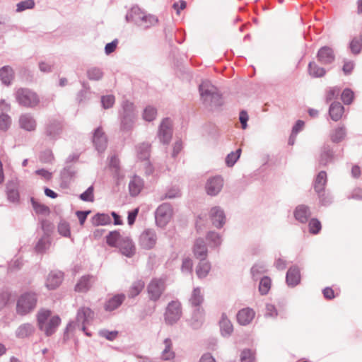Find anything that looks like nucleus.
Here are the masks:
<instances>
[{"mask_svg": "<svg viewBox=\"0 0 362 362\" xmlns=\"http://www.w3.org/2000/svg\"><path fill=\"white\" fill-rule=\"evenodd\" d=\"M199 91L202 103L209 110H216L223 105L221 95L209 81H202L199 86Z\"/></svg>", "mask_w": 362, "mask_h": 362, "instance_id": "f257e3e1", "label": "nucleus"}, {"mask_svg": "<svg viewBox=\"0 0 362 362\" xmlns=\"http://www.w3.org/2000/svg\"><path fill=\"white\" fill-rule=\"evenodd\" d=\"M51 311L47 309H40L37 314V326L47 337L52 335L61 323L58 315L51 317Z\"/></svg>", "mask_w": 362, "mask_h": 362, "instance_id": "f03ea898", "label": "nucleus"}, {"mask_svg": "<svg viewBox=\"0 0 362 362\" xmlns=\"http://www.w3.org/2000/svg\"><path fill=\"white\" fill-rule=\"evenodd\" d=\"M126 20L146 29L156 25L158 22L156 16L147 14L138 6H133L131 8L126 15Z\"/></svg>", "mask_w": 362, "mask_h": 362, "instance_id": "7ed1b4c3", "label": "nucleus"}, {"mask_svg": "<svg viewBox=\"0 0 362 362\" xmlns=\"http://www.w3.org/2000/svg\"><path fill=\"white\" fill-rule=\"evenodd\" d=\"M119 115L120 117L121 130L124 132L131 131L137 117L134 105L128 100L123 101Z\"/></svg>", "mask_w": 362, "mask_h": 362, "instance_id": "20e7f679", "label": "nucleus"}, {"mask_svg": "<svg viewBox=\"0 0 362 362\" xmlns=\"http://www.w3.org/2000/svg\"><path fill=\"white\" fill-rule=\"evenodd\" d=\"M94 317L95 313L90 308L85 306L81 307L77 311L76 321L70 322L67 325L65 333L72 327L78 326L87 336H91V334L86 331V325L90 324L93 320Z\"/></svg>", "mask_w": 362, "mask_h": 362, "instance_id": "39448f33", "label": "nucleus"}, {"mask_svg": "<svg viewBox=\"0 0 362 362\" xmlns=\"http://www.w3.org/2000/svg\"><path fill=\"white\" fill-rule=\"evenodd\" d=\"M37 301L35 293L27 292L22 294L16 303V313L21 316L26 315L35 308Z\"/></svg>", "mask_w": 362, "mask_h": 362, "instance_id": "423d86ee", "label": "nucleus"}, {"mask_svg": "<svg viewBox=\"0 0 362 362\" xmlns=\"http://www.w3.org/2000/svg\"><path fill=\"white\" fill-rule=\"evenodd\" d=\"M15 98L18 104L25 107L33 108L40 103L37 94L26 88H18L15 93Z\"/></svg>", "mask_w": 362, "mask_h": 362, "instance_id": "0eeeda50", "label": "nucleus"}, {"mask_svg": "<svg viewBox=\"0 0 362 362\" xmlns=\"http://www.w3.org/2000/svg\"><path fill=\"white\" fill-rule=\"evenodd\" d=\"M182 315L181 303L178 300H172L165 308L164 321L166 325H173L179 321Z\"/></svg>", "mask_w": 362, "mask_h": 362, "instance_id": "6e6552de", "label": "nucleus"}, {"mask_svg": "<svg viewBox=\"0 0 362 362\" xmlns=\"http://www.w3.org/2000/svg\"><path fill=\"white\" fill-rule=\"evenodd\" d=\"M165 279L154 278L147 286V293L151 300L157 301L165 290Z\"/></svg>", "mask_w": 362, "mask_h": 362, "instance_id": "1a4fd4ad", "label": "nucleus"}, {"mask_svg": "<svg viewBox=\"0 0 362 362\" xmlns=\"http://www.w3.org/2000/svg\"><path fill=\"white\" fill-rule=\"evenodd\" d=\"M172 215L173 209L170 204L168 203L162 204L155 212L156 225L160 228L165 227L170 221Z\"/></svg>", "mask_w": 362, "mask_h": 362, "instance_id": "9d476101", "label": "nucleus"}, {"mask_svg": "<svg viewBox=\"0 0 362 362\" xmlns=\"http://www.w3.org/2000/svg\"><path fill=\"white\" fill-rule=\"evenodd\" d=\"M157 234L152 228L145 229L139 236V245L145 250L152 249L157 242Z\"/></svg>", "mask_w": 362, "mask_h": 362, "instance_id": "9b49d317", "label": "nucleus"}, {"mask_svg": "<svg viewBox=\"0 0 362 362\" xmlns=\"http://www.w3.org/2000/svg\"><path fill=\"white\" fill-rule=\"evenodd\" d=\"M173 135L171 121L165 118L160 123L158 129V137L161 143L168 144L170 143Z\"/></svg>", "mask_w": 362, "mask_h": 362, "instance_id": "f8f14e48", "label": "nucleus"}, {"mask_svg": "<svg viewBox=\"0 0 362 362\" xmlns=\"http://www.w3.org/2000/svg\"><path fill=\"white\" fill-rule=\"evenodd\" d=\"M223 187V180L221 176L210 177L205 185L207 194L210 196L217 195Z\"/></svg>", "mask_w": 362, "mask_h": 362, "instance_id": "ddd939ff", "label": "nucleus"}, {"mask_svg": "<svg viewBox=\"0 0 362 362\" xmlns=\"http://www.w3.org/2000/svg\"><path fill=\"white\" fill-rule=\"evenodd\" d=\"M210 218L212 224L221 228L226 223V216L223 210L220 206L212 207L210 211Z\"/></svg>", "mask_w": 362, "mask_h": 362, "instance_id": "4468645a", "label": "nucleus"}, {"mask_svg": "<svg viewBox=\"0 0 362 362\" xmlns=\"http://www.w3.org/2000/svg\"><path fill=\"white\" fill-rule=\"evenodd\" d=\"M317 58L322 64H330L334 61L335 55L332 48L325 46L318 50Z\"/></svg>", "mask_w": 362, "mask_h": 362, "instance_id": "2eb2a0df", "label": "nucleus"}, {"mask_svg": "<svg viewBox=\"0 0 362 362\" xmlns=\"http://www.w3.org/2000/svg\"><path fill=\"white\" fill-rule=\"evenodd\" d=\"M122 254L132 257L135 253V246L133 241L127 236H124L118 243V247Z\"/></svg>", "mask_w": 362, "mask_h": 362, "instance_id": "dca6fc26", "label": "nucleus"}, {"mask_svg": "<svg viewBox=\"0 0 362 362\" xmlns=\"http://www.w3.org/2000/svg\"><path fill=\"white\" fill-rule=\"evenodd\" d=\"M93 142L98 152H103L105 150L107 140L100 127L95 130L93 136Z\"/></svg>", "mask_w": 362, "mask_h": 362, "instance_id": "f3484780", "label": "nucleus"}, {"mask_svg": "<svg viewBox=\"0 0 362 362\" xmlns=\"http://www.w3.org/2000/svg\"><path fill=\"white\" fill-rule=\"evenodd\" d=\"M19 126L21 129L32 132L35 130L37 122L31 114L25 113L21 115L19 117Z\"/></svg>", "mask_w": 362, "mask_h": 362, "instance_id": "a211bd4d", "label": "nucleus"}, {"mask_svg": "<svg viewBox=\"0 0 362 362\" xmlns=\"http://www.w3.org/2000/svg\"><path fill=\"white\" fill-rule=\"evenodd\" d=\"M255 311L250 308H243L237 314V320L241 325L250 324L255 317Z\"/></svg>", "mask_w": 362, "mask_h": 362, "instance_id": "6ab92c4d", "label": "nucleus"}, {"mask_svg": "<svg viewBox=\"0 0 362 362\" xmlns=\"http://www.w3.org/2000/svg\"><path fill=\"white\" fill-rule=\"evenodd\" d=\"M300 274L297 266H293L288 269L286 276V281L289 286H296L300 283Z\"/></svg>", "mask_w": 362, "mask_h": 362, "instance_id": "aec40b11", "label": "nucleus"}, {"mask_svg": "<svg viewBox=\"0 0 362 362\" xmlns=\"http://www.w3.org/2000/svg\"><path fill=\"white\" fill-rule=\"evenodd\" d=\"M193 252L194 256L201 260H204L206 257L208 250L205 242L202 238H198L195 240L193 247Z\"/></svg>", "mask_w": 362, "mask_h": 362, "instance_id": "412c9836", "label": "nucleus"}, {"mask_svg": "<svg viewBox=\"0 0 362 362\" xmlns=\"http://www.w3.org/2000/svg\"><path fill=\"white\" fill-rule=\"evenodd\" d=\"M144 185V180L138 175H134L129 183V194L132 197L137 196Z\"/></svg>", "mask_w": 362, "mask_h": 362, "instance_id": "4be33fe9", "label": "nucleus"}, {"mask_svg": "<svg viewBox=\"0 0 362 362\" xmlns=\"http://www.w3.org/2000/svg\"><path fill=\"white\" fill-rule=\"evenodd\" d=\"M35 329L31 323H23L18 326L15 332V335L18 339H24L30 337Z\"/></svg>", "mask_w": 362, "mask_h": 362, "instance_id": "5701e85b", "label": "nucleus"}, {"mask_svg": "<svg viewBox=\"0 0 362 362\" xmlns=\"http://www.w3.org/2000/svg\"><path fill=\"white\" fill-rule=\"evenodd\" d=\"M62 132V125L60 122L52 120L45 127V134L50 139H55Z\"/></svg>", "mask_w": 362, "mask_h": 362, "instance_id": "b1692460", "label": "nucleus"}, {"mask_svg": "<svg viewBox=\"0 0 362 362\" xmlns=\"http://www.w3.org/2000/svg\"><path fill=\"white\" fill-rule=\"evenodd\" d=\"M63 274L61 272H51L46 281V286L49 289H55L62 281Z\"/></svg>", "mask_w": 362, "mask_h": 362, "instance_id": "393cba45", "label": "nucleus"}, {"mask_svg": "<svg viewBox=\"0 0 362 362\" xmlns=\"http://www.w3.org/2000/svg\"><path fill=\"white\" fill-rule=\"evenodd\" d=\"M310 216V208L303 204L298 206L294 211L296 219L303 223H306Z\"/></svg>", "mask_w": 362, "mask_h": 362, "instance_id": "a878e982", "label": "nucleus"}, {"mask_svg": "<svg viewBox=\"0 0 362 362\" xmlns=\"http://www.w3.org/2000/svg\"><path fill=\"white\" fill-rule=\"evenodd\" d=\"M6 194L8 199L11 202H17L19 199L18 182L16 180L8 181L6 184Z\"/></svg>", "mask_w": 362, "mask_h": 362, "instance_id": "bb28decb", "label": "nucleus"}, {"mask_svg": "<svg viewBox=\"0 0 362 362\" xmlns=\"http://www.w3.org/2000/svg\"><path fill=\"white\" fill-rule=\"evenodd\" d=\"M94 281L95 278L93 276H83L76 285L75 290L78 292H86L90 288Z\"/></svg>", "mask_w": 362, "mask_h": 362, "instance_id": "cd10ccee", "label": "nucleus"}, {"mask_svg": "<svg viewBox=\"0 0 362 362\" xmlns=\"http://www.w3.org/2000/svg\"><path fill=\"white\" fill-rule=\"evenodd\" d=\"M204 322V311L200 308L194 310L193 315L189 320V325L194 329H197L202 327Z\"/></svg>", "mask_w": 362, "mask_h": 362, "instance_id": "c85d7f7f", "label": "nucleus"}, {"mask_svg": "<svg viewBox=\"0 0 362 362\" xmlns=\"http://www.w3.org/2000/svg\"><path fill=\"white\" fill-rule=\"evenodd\" d=\"M125 299L124 294H117L110 298L105 304L106 311H112L119 308Z\"/></svg>", "mask_w": 362, "mask_h": 362, "instance_id": "c756f323", "label": "nucleus"}, {"mask_svg": "<svg viewBox=\"0 0 362 362\" xmlns=\"http://www.w3.org/2000/svg\"><path fill=\"white\" fill-rule=\"evenodd\" d=\"M344 106L339 102L332 103L329 109V114L333 121H339L344 113Z\"/></svg>", "mask_w": 362, "mask_h": 362, "instance_id": "7c9ffc66", "label": "nucleus"}, {"mask_svg": "<svg viewBox=\"0 0 362 362\" xmlns=\"http://www.w3.org/2000/svg\"><path fill=\"white\" fill-rule=\"evenodd\" d=\"M164 348L161 352V358L164 361H170L175 358V354L173 350L171 339L166 338L163 341Z\"/></svg>", "mask_w": 362, "mask_h": 362, "instance_id": "2f4dec72", "label": "nucleus"}, {"mask_svg": "<svg viewBox=\"0 0 362 362\" xmlns=\"http://www.w3.org/2000/svg\"><path fill=\"white\" fill-rule=\"evenodd\" d=\"M346 136V127L343 125L334 128L329 134L331 141L333 143H339L342 141Z\"/></svg>", "mask_w": 362, "mask_h": 362, "instance_id": "473e14b6", "label": "nucleus"}, {"mask_svg": "<svg viewBox=\"0 0 362 362\" xmlns=\"http://www.w3.org/2000/svg\"><path fill=\"white\" fill-rule=\"evenodd\" d=\"M14 78V71L10 66H4L0 69V80L1 81L8 86Z\"/></svg>", "mask_w": 362, "mask_h": 362, "instance_id": "72a5a7b5", "label": "nucleus"}, {"mask_svg": "<svg viewBox=\"0 0 362 362\" xmlns=\"http://www.w3.org/2000/svg\"><path fill=\"white\" fill-rule=\"evenodd\" d=\"M327 184V173L325 171H320L314 182V189L317 194H320L325 191V187Z\"/></svg>", "mask_w": 362, "mask_h": 362, "instance_id": "f704fd0d", "label": "nucleus"}, {"mask_svg": "<svg viewBox=\"0 0 362 362\" xmlns=\"http://www.w3.org/2000/svg\"><path fill=\"white\" fill-rule=\"evenodd\" d=\"M221 332L223 336H230L233 331V327L231 322L228 320L226 314H222L219 322Z\"/></svg>", "mask_w": 362, "mask_h": 362, "instance_id": "c9c22d12", "label": "nucleus"}, {"mask_svg": "<svg viewBox=\"0 0 362 362\" xmlns=\"http://www.w3.org/2000/svg\"><path fill=\"white\" fill-rule=\"evenodd\" d=\"M308 73L314 78L322 77L326 74V70L319 66L315 62H311L308 64Z\"/></svg>", "mask_w": 362, "mask_h": 362, "instance_id": "e433bc0d", "label": "nucleus"}, {"mask_svg": "<svg viewBox=\"0 0 362 362\" xmlns=\"http://www.w3.org/2000/svg\"><path fill=\"white\" fill-rule=\"evenodd\" d=\"M145 286L142 280H137L132 284L128 292L129 298H134L138 296L144 289Z\"/></svg>", "mask_w": 362, "mask_h": 362, "instance_id": "4c0bfd02", "label": "nucleus"}, {"mask_svg": "<svg viewBox=\"0 0 362 362\" xmlns=\"http://www.w3.org/2000/svg\"><path fill=\"white\" fill-rule=\"evenodd\" d=\"M211 269V264L209 262L201 260L196 269V273L199 278H204L207 276Z\"/></svg>", "mask_w": 362, "mask_h": 362, "instance_id": "58836bf2", "label": "nucleus"}, {"mask_svg": "<svg viewBox=\"0 0 362 362\" xmlns=\"http://www.w3.org/2000/svg\"><path fill=\"white\" fill-rule=\"evenodd\" d=\"M333 157V152L329 146H325L322 148V153L320 158V164L326 165L331 162Z\"/></svg>", "mask_w": 362, "mask_h": 362, "instance_id": "ea45409f", "label": "nucleus"}, {"mask_svg": "<svg viewBox=\"0 0 362 362\" xmlns=\"http://www.w3.org/2000/svg\"><path fill=\"white\" fill-rule=\"evenodd\" d=\"M151 145L148 143H142L136 146L137 155L141 160H147L150 156Z\"/></svg>", "mask_w": 362, "mask_h": 362, "instance_id": "a19ab883", "label": "nucleus"}, {"mask_svg": "<svg viewBox=\"0 0 362 362\" xmlns=\"http://www.w3.org/2000/svg\"><path fill=\"white\" fill-rule=\"evenodd\" d=\"M204 297L199 288H194L189 302L192 306L199 307L203 302Z\"/></svg>", "mask_w": 362, "mask_h": 362, "instance_id": "79ce46f5", "label": "nucleus"}, {"mask_svg": "<svg viewBox=\"0 0 362 362\" xmlns=\"http://www.w3.org/2000/svg\"><path fill=\"white\" fill-rule=\"evenodd\" d=\"M111 223V218L105 214H97L92 218L94 226H103Z\"/></svg>", "mask_w": 362, "mask_h": 362, "instance_id": "37998d69", "label": "nucleus"}, {"mask_svg": "<svg viewBox=\"0 0 362 362\" xmlns=\"http://www.w3.org/2000/svg\"><path fill=\"white\" fill-rule=\"evenodd\" d=\"M124 236H122L117 231L110 232L106 236V242L107 245L112 247H118V243L121 241Z\"/></svg>", "mask_w": 362, "mask_h": 362, "instance_id": "c03bdc74", "label": "nucleus"}, {"mask_svg": "<svg viewBox=\"0 0 362 362\" xmlns=\"http://www.w3.org/2000/svg\"><path fill=\"white\" fill-rule=\"evenodd\" d=\"M267 271L266 265L263 263H257L251 269V274L255 280Z\"/></svg>", "mask_w": 362, "mask_h": 362, "instance_id": "a18cd8bd", "label": "nucleus"}, {"mask_svg": "<svg viewBox=\"0 0 362 362\" xmlns=\"http://www.w3.org/2000/svg\"><path fill=\"white\" fill-rule=\"evenodd\" d=\"M272 281L268 276H263L260 279L259 285V291L262 295H266L268 293L270 288H271Z\"/></svg>", "mask_w": 362, "mask_h": 362, "instance_id": "49530a36", "label": "nucleus"}, {"mask_svg": "<svg viewBox=\"0 0 362 362\" xmlns=\"http://www.w3.org/2000/svg\"><path fill=\"white\" fill-rule=\"evenodd\" d=\"M241 149L238 148L235 151L228 153L226 158V164L228 167H232L237 162L240 156Z\"/></svg>", "mask_w": 362, "mask_h": 362, "instance_id": "de8ad7c7", "label": "nucleus"}, {"mask_svg": "<svg viewBox=\"0 0 362 362\" xmlns=\"http://www.w3.org/2000/svg\"><path fill=\"white\" fill-rule=\"evenodd\" d=\"M87 76L90 80L99 81L103 76V72L100 68L91 67L87 71Z\"/></svg>", "mask_w": 362, "mask_h": 362, "instance_id": "09e8293b", "label": "nucleus"}, {"mask_svg": "<svg viewBox=\"0 0 362 362\" xmlns=\"http://www.w3.org/2000/svg\"><path fill=\"white\" fill-rule=\"evenodd\" d=\"M31 204L37 214H48L49 213V209L48 206L38 202L34 198H31Z\"/></svg>", "mask_w": 362, "mask_h": 362, "instance_id": "8fccbe9b", "label": "nucleus"}, {"mask_svg": "<svg viewBox=\"0 0 362 362\" xmlns=\"http://www.w3.org/2000/svg\"><path fill=\"white\" fill-rule=\"evenodd\" d=\"M206 239L209 241L213 247H218L221 245L222 240L221 235L214 231L209 232Z\"/></svg>", "mask_w": 362, "mask_h": 362, "instance_id": "3c124183", "label": "nucleus"}, {"mask_svg": "<svg viewBox=\"0 0 362 362\" xmlns=\"http://www.w3.org/2000/svg\"><path fill=\"white\" fill-rule=\"evenodd\" d=\"M11 124V119L9 115L5 113L0 115V130L6 132Z\"/></svg>", "mask_w": 362, "mask_h": 362, "instance_id": "603ef678", "label": "nucleus"}, {"mask_svg": "<svg viewBox=\"0 0 362 362\" xmlns=\"http://www.w3.org/2000/svg\"><path fill=\"white\" fill-rule=\"evenodd\" d=\"M156 114L157 110L155 107L147 106L144 110L143 118L146 121L151 122L156 118Z\"/></svg>", "mask_w": 362, "mask_h": 362, "instance_id": "864d4df0", "label": "nucleus"}, {"mask_svg": "<svg viewBox=\"0 0 362 362\" xmlns=\"http://www.w3.org/2000/svg\"><path fill=\"white\" fill-rule=\"evenodd\" d=\"M49 238L47 235H44L38 240L35 250L37 252H43L49 247Z\"/></svg>", "mask_w": 362, "mask_h": 362, "instance_id": "5fc2aeb1", "label": "nucleus"}, {"mask_svg": "<svg viewBox=\"0 0 362 362\" xmlns=\"http://www.w3.org/2000/svg\"><path fill=\"white\" fill-rule=\"evenodd\" d=\"M94 187L90 186L84 192L80 194V199L83 202H93L94 201Z\"/></svg>", "mask_w": 362, "mask_h": 362, "instance_id": "6e6d98bb", "label": "nucleus"}, {"mask_svg": "<svg viewBox=\"0 0 362 362\" xmlns=\"http://www.w3.org/2000/svg\"><path fill=\"white\" fill-rule=\"evenodd\" d=\"M58 232L64 237L70 236V226L65 221H61L58 225Z\"/></svg>", "mask_w": 362, "mask_h": 362, "instance_id": "4d7b16f0", "label": "nucleus"}, {"mask_svg": "<svg viewBox=\"0 0 362 362\" xmlns=\"http://www.w3.org/2000/svg\"><path fill=\"white\" fill-rule=\"evenodd\" d=\"M35 6V1L33 0H25L19 2L17 4L16 11L18 12L23 11L26 9L33 8Z\"/></svg>", "mask_w": 362, "mask_h": 362, "instance_id": "13d9d810", "label": "nucleus"}, {"mask_svg": "<svg viewBox=\"0 0 362 362\" xmlns=\"http://www.w3.org/2000/svg\"><path fill=\"white\" fill-rule=\"evenodd\" d=\"M308 226L310 233L313 234H317L321 230V223L317 218H312Z\"/></svg>", "mask_w": 362, "mask_h": 362, "instance_id": "bf43d9fd", "label": "nucleus"}, {"mask_svg": "<svg viewBox=\"0 0 362 362\" xmlns=\"http://www.w3.org/2000/svg\"><path fill=\"white\" fill-rule=\"evenodd\" d=\"M241 362H255L254 354L250 349H244L240 354Z\"/></svg>", "mask_w": 362, "mask_h": 362, "instance_id": "052dcab7", "label": "nucleus"}, {"mask_svg": "<svg viewBox=\"0 0 362 362\" xmlns=\"http://www.w3.org/2000/svg\"><path fill=\"white\" fill-rule=\"evenodd\" d=\"M354 98V93L351 90L346 88L341 93V100L346 105L351 103Z\"/></svg>", "mask_w": 362, "mask_h": 362, "instance_id": "680f3d73", "label": "nucleus"}, {"mask_svg": "<svg viewBox=\"0 0 362 362\" xmlns=\"http://www.w3.org/2000/svg\"><path fill=\"white\" fill-rule=\"evenodd\" d=\"M101 103L105 109L110 108L115 103V97L112 95L103 96Z\"/></svg>", "mask_w": 362, "mask_h": 362, "instance_id": "e2e57ef3", "label": "nucleus"}, {"mask_svg": "<svg viewBox=\"0 0 362 362\" xmlns=\"http://www.w3.org/2000/svg\"><path fill=\"white\" fill-rule=\"evenodd\" d=\"M117 334H118V332L117 331L110 332L107 329H103L99 332V334L101 337H105V339H107L110 341L114 340L116 338V337L117 336Z\"/></svg>", "mask_w": 362, "mask_h": 362, "instance_id": "0e129e2a", "label": "nucleus"}, {"mask_svg": "<svg viewBox=\"0 0 362 362\" xmlns=\"http://www.w3.org/2000/svg\"><path fill=\"white\" fill-rule=\"evenodd\" d=\"M340 93V89L337 87L331 88L326 95V100L329 102L334 98H336Z\"/></svg>", "mask_w": 362, "mask_h": 362, "instance_id": "69168bd1", "label": "nucleus"}, {"mask_svg": "<svg viewBox=\"0 0 362 362\" xmlns=\"http://www.w3.org/2000/svg\"><path fill=\"white\" fill-rule=\"evenodd\" d=\"M362 47V42L357 39H354L350 43V49L354 54H358Z\"/></svg>", "mask_w": 362, "mask_h": 362, "instance_id": "338daca9", "label": "nucleus"}, {"mask_svg": "<svg viewBox=\"0 0 362 362\" xmlns=\"http://www.w3.org/2000/svg\"><path fill=\"white\" fill-rule=\"evenodd\" d=\"M11 294L8 292H2L0 293V310L6 306L9 302Z\"/></svg>", "mask_w": 362, "mask_h": 362, "instance_id": "774afa93", "label": "nucleus"}]
</instances>
